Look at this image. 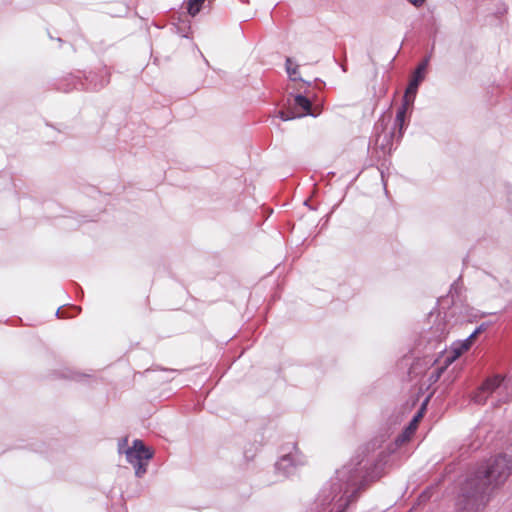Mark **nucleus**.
Masks as SVG:
<instances>
[{"label":"nucleus","instance_id":"f257e3e1","mask_svg":"<svg viewBox=\"0 0 512 512\" xmlns=\"http://www.w3.org/2000/svg\"><path fill=\"white\" fill-rule=\"evenodd\" d=\"M511 473L512 459L508 455L487 459L463 483L456 503L458 512H482Z\"/></svg>","mask_w":512,"mask_h":512},{"label":"nucleus","instance_id":"f03ea898","mask_svg":"<svg viewBox=\"0 0 512 512\" xmlns=\"http://www.w3.org/2000/svg\"><path fill=\"white\" fill-rule=\"evenodd\" d=\"M493 394H495L496 397V406L511 401L512 377L502 379L500 376L496 375L487 378L473 394L472 400L477 404H485L488 397Z\"/></svg>","mask_w":512,"mask_h":512},{"label":"nucleus","instance_id":"7ed1b4c3","mask_svg":"<svg viewBox=\"0 0 512 512\" xmlns=\"http://www.w3.org/2000/svg\"><path fill=\"white\" fill-rule=\"evenodd\" d=\"M361 477L360 469L352 467L351 465L344 466L342 469L336 472L335 481L332 482V494L330 500H333L343 489L345 484L344 494L349 492V487L354 488L357 485L359 478Z\"/></svg>","mask_w":512,"mask_h":512},{"label":"nucleus","instance_id":"20e7f679","mask_svg":"<svg viewBox=\"0 0 512 512\" xmlns=\"http://www.w3.org/2000/svg\"><path fill=\"white\" fill-rule=\"evenodd\" d=\"M127 461L135 467V474L137 477H141L146 472V463L143 460L148 461L152 458V451L145 447L141 440H135L133 446L125 451Z\"/></svg>","mask_w":512,"mask_h":512},{"label":"nucleus","instance_id":"39448f33","mask_svg":"<svg viewBox=\"0 0 512 512\" xmlns=\"http://www.w3.org/2000/svg\"><path fill=\"white\" fill-rule=\"evenodd\" d=\"M472 342H473V340L470 339L469 337H467L463 341H459V342L453 343V345H452V353H453V355L452 356H448L446 358V360H445V363H446L445 367L437 369V373H436L435 378L438 379L448 365L452 364L458 357H460L464 352H466L471 347Z\"/></svg>","mask_w":512,"mask_h":512},{"label":"nucleus","instance_id":"423d86ee","mask_svg":"<svg viewBox=\"0 0 512 512\" xmlns=\"http://www.w3.org/2000/svg\"><path fill=\"white\" fill-rule=\"evenodd\" d=\"M428 59H425L422 63H420L415 71V74H414V77L413 79L410 81L407 89H406V92H405V95H406V99L411 97L412 100H414V97H415V94L417 92V89H418V86H419V83L423 80L424 78V73H425V70L427 68V65H428Z\"/></svg>","mask_w":512,"mask_h":512},{"label":"nucleus","instance_id":"0eeeda50","mask_svg":"<svg viewBox=\"0 0 512 512\" xmlns=\"http://www.w3.org/2000/svg\"><path fill=\"white\" fill-rule=\"evenodd\" d=\"M422 417V412H418L417 415L414 416V418L409 423L408 427L405 429V431L398 437L397 442L398 443H404L408 441L411 437V435L415 432L419 419Z\"/></svg>","mask_w":512,"mask_h":512},{"label":"nucleus","instance_id":"6e6552de","mask_svg":"<svg viewBox=\"0 0 512 512\" xmlns=\"http://www.w3.org/2000/svg\"><path fill=\"white\" fill-rule=\"evenodd\" d=\"M295 101V105L297 107H300L303 112L302 113H299V114H296L297 117H302V116H305L307 114H311V102L309 101L308 98L302 96V95H297L294 99Z\"/></svg>","mask_w":512,"mask_h":512},{"label":"nucleus","instance_id":"1a4fd4ad","mask_svg":"<svg viewBox=\"0 0 512 512\" xmlns=\"http://www.w3.org/2000/svg\"><path fill=\"white\" fill-rule=\"evenodd\" d=\"M413 102L412 98L409 97L406 99V95L404 96L403 104L401 108L397 111L395 123L399 125L400 129L403 128L405 115L407 111L408 105H410Z\"/></svg>","mask_w":512,"mask_h":512},{"label":"nucleus","instance_id":"9d476101","mask_svg":"<svg viewBox=\"0 0 512 512\" xmlns=\"http://www.w3.org/2000/svg\"><path fill=\"white\" fill-rule=\"evenodd\" d=\"M205 0H188L187 11L191 16H195L201 10L202 3Z\"/></svg>","mask_w":512,"mask_h":512},{"label":"nucleus","instance_id":"9b49d317","mask_svg":"<svg viewBox=\"0 0 512 512\" xmlns=\"http://www.w3.org/2000/svg\"><path fill=\"white\" fill-rule=\"evenodd\" d=\"M298 66L292 67V60L287 58L286 60V71L292 80H298Z\"/></svg>","mask_w":512,"mask_h":512},{"label":"nucleus","instance_id":"f8f14e48","mask_svg":"<svg viewBox=\"0 0 512 512\" xmlns=\"http://www.w3.org/2000/svg\"><path fill=\"white\" fill-rule=\"evenodd\" d=\"M291 464V456L285 455L277 462V468L284 469Z\"/></svg>","mask_w":512,"mask_h":512},{"label":"nucleus","instance_id":"ddd939ff","mask_svg":"<svg viewBox=\"0 0 512 512\" xmlns=\"http://www.w3.org/2000/svg\"><path fill=\"white\" fill-rule=\"evenodd\" d=\"M279 117L283 120V121H288V120H291V119H294L296 118V113L294 112H283V111H280L279 112Z\"/></svg>","mask_w":512,"mask_h":512},{"label":"nucleus","instance_id":"4468645a","mask_svg":"<svg viewBox=\"0 0 512 512\" xmlns=\"http://www.w3.org/2000/svg\"><path fill=\"white\" fill-rule=\"evenodd\" d=\"M410 4H412L413 6H415L416 8H419L421 7L426 0H407Z\"/></svg>","mask_w":512,"mask_h":512},{"label":"nucleus","instance_id":"2eb2a0df","mask_svg":"<svg viewBox=\"0 0 512 512\" xmlns=\"http://www.w3.org/2000/svg\"><path fill=\"white\" fill-rule=\"evenodd\" d=\"M484 327L483 325L479 326L478 328H476V330L471 333L468 337L472 340H474L476 338V336L481 332L483 331Z\"/></svg>","mask_w":512,"mask_h":512}]
</instances>
